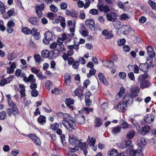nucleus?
Listing matches in <instances>:
<instances>
[{
    "label": "nucleus",
    "mask_w": 156,
    "mask_h": 156,
    "mask_svg": "<svg viewBox=\"0 0 156 156\" xmlns=\"http://www.w3.org/2000/svg\"><path fill=\"white\" fill-rule=\"evenodd\" d=\"M62 124L65 127L67 130L71 132L73 129H76V124L73 116L71 115L67 120H63Z\"/></svg>",
    "instance_id": "nucleus-1"
},
{
    "label": "nucleus",
    "mask_w": 156,
    "mask_h": 156,
    "mask_svg": "<svg viewBox=\"0 0 156 156\" xmlns=\"http://www.w3.org/2000/svg\"><path fill=\"white\" fill-rule=\"evenodd\" d=\"M133 98H123L122 101L120 102L117 105L116 108L119 112H125L127 108V104H132Z\"/></svg>",
    "instance_id": "nucleus-2"
},
{
    "label": "nucleus",
    "mask_w": 156,
    "mask_h": 156,
    "mask_svg": "<svg viewBox=\"0 0 156 156\" xmlns=\"http://www.w3.org/2000/svg\"><path fill=\"white\" fill-rule=\"evenodd\" d=\"M148 73H146L140 75L138 77V80L140 82V86L142 88H147L150 86L151 83L146 79L148 78Z\"/></svg>",
    "instance_id": "nucleus-3"
},
{
    "label": "nucleus",
    "mask_w": 156,
    "mask_h": 156,
    "mask_svg": "<svg viewBox=\"0 0 156 156\" xmlns=\"http://www.w3.org/2000/svg\"><path fill=\"white\" fill-rule=\"evenodd\" d=\"M8 102L9 105L12 108V114L15 115L18 114L19 111L16 105L13 102L12 98H8Z\"/></svg>",
    "instance_id": "nucleus-4"
},
{
    "label": "nucleus",
    "mask_w": 156,
    "mask_h": 156,
    "mask_svg": "<svg viewBox=\"0 0 156 156\" xmlns=\"http://www.w3.org/2000/svg\"><path fill=\"white\" fill-rule=\"evenodd\" d=\"M44 38L43 41L44 43L45 44H48L50 43L49 41L52 40L53 35L52 33L49 31H47L44 34Z\"/></svg>",
    "instance_id": "nucleus-5"
},
{
    "label": "nucleus",
    "mask_w": 156,
    "mask_h": 156,
    "mask_svg": "<svg viewBox=\"0 0 156 156\" xmlns=\"http://www.w3.org/2000/svg\"><path fill=\"white\" fill-rule=\"evenodd\" d=\"M69 143L73 146L78 145L80 143V140L75 135L70 134L69 135Z\"/></svg>",
    "instance_id": "nucleus-6"
},
{
    "label": "nucleus",
    "mask_w": 156,
    "mask_h": 156,
    "mask_svg": "<svg viewBox=\"0 0 156 156\" xmlns=\"http://www.w3.org/2000/svg\"><path fill=\"white\" fill-rule=\"evenodd\" d=\"M85 24L87 27L89 28L91 31L95 30V26L94 20L93 19H87L85 21Z\"/></svg>",
    "instance_id": "nucleus-7"
},
{
    "label": "nucleus",
    "mask_w": 156,
    "mask_h": 156,
    "mask_svg": "<svg viewBox=\"0 0 156 156\" xmlns=\"http://www.w3.org/2000/svg\"><path fill=\"white\" fill-rule=\"evenodd\" d=\"M44 4L42 3L41 5H37L35 7V9L36 13L39 19L41 18L43 16V13L42 11L44 9Z\"/></svg>",
    "instance_id": "nucleus-8"
},
{
    "label": "nucleus",
    "mask_w": 156,
    "mask_h": 156,
    "mask_svg": "<svg viewBox=\"0 0 156 156\" xmlns=\"http://www.w3.org/2000/svg\"><path fill=\"white\" fill-rule=\"evenodd\" d=\"M102 34L105 36L106 39H110L114 36V34L112 30L109 31L107 29H104L102 32Z\"/></svg>",
    "instance_id": "nucleus-9"
},
{
    "label": "nucleus",
    "mask_w": 156,
    "mask_h": 156,
    "mask_svg": "<svg viewBox=\"0 0 156 156\" xmlns=\"http://www.w3.org/2000/svg\"><path fill=\"white\" fill-rule=\"evenodd\" d=\"M74 96H78V98H81L84 96L83 87H79L76 88L74 91Z\"/></svg>",
    "instance_id": "nucleus-10"
},
{
    "label": "nucleus",
    "mask_w": 156,
    "mask_h": 156,
    "mask_svg": "<svg viewBox=\"0 0 156 156\" xmlns=\"http://www.w3.org/2000/svg\"><path fill=\"white\" fill-rule=\"evenodd\" d=\"M27 136L31 138L34 144L37 145H40L41 141L40 139L35 135L32 134L28 135Z\"/></svg>",
    "instance_id": "nucleus-11"
},
{
    "label": "nucleus",
    "mask_w": 156,
    "mask_h": 156,
    "mask_svg": "<svg viewBox=\"0 0 156 156\" xmlns=\"http://www.w3.org/2000/svg\"><path fill=\"white\" fill-rule=\"evenodd\" d=\"M28 21L31 24L35 26L39 25L40 19L35 16L30 17L29 18Z\"/></svg>",
    "instance_id": "nucleus-12"
},
{
    "label": "nucleus",
    "mask_w": 156,
    "mask_h": 156,
    "mask_svg": "<svg viewBox=\"0 0 156 156\" xmlns=\"http://www.w3.org/2000/svg\"><path fill=\"white\" fill-rule=\"evenodd\" d=\"M103 65L109 69H111L114 66V62L112 61L104 59L102 60Z\"/></svg>",
    "instance_id": "nucleus-13"
},
{
    "label": "nucleus",
    "mask_w": 156,
    "mask_h": 156,
    "mask_svg": "<svg viewBox=\"0 0 156 156\" xmlns=\"http://www.w3.org/2000/svg\"><path fill=\"white\" fill-rule=\"evenodd\" d=\"M149 67V63L147 62L145 63H140L139 66V69L141 71L144 72V73H147Z\"/></svg>",
    "instance_id": "nucleus-14"
},
{
    "label": "nucleus",
    "mask_w": 156,
    "mask_h": 156,
    "mask_svg": "<svg viewBox=\"0 0 156 156\" xmlns=\"http://www.w3.org/2000/svg\"><path fill=\"white\" fill-rule=\"evenodd\" d=\"M97 7L98 10L101 12H104L107 13L110 11L109 7L108 5H104L103 4L101 5H97Z\"/></svg>",
    "instance_id": "nucleus-15"
},
{
    "label": "nucleus",
    "mask_w": 156,
    "mask_h": 156,
    "mask_svg": "<svg viewBox=\"0 0 156 156\" xmlns=\"http://www.w3.org/2000/svg\"><path fill=\"white\" fill-rule=\"evenodd\" d=\"M5 8L4 4L1 1H0V11L2 14L3 17L5 19L8 18L5 11Z\"/></svg>",
    "instance_id": "nucleus-16"
},
{
    "label": "nucleus",
    "mask_w": 156,
    "mask_h": 156,
    "mask_svg": "<svg viewBox=\"0 0 156 156\" xmlns=\"http://www.w3.org/2000/svg\"><path fill=\"white\" fill-rule=\"evenodd\" d=\"M147 55L150 57H154L155 55V53L153 47L150 45L148 46L146 48Z\"/></svg>",
    "instance_id": "nucleus-17"
},
{
    "label": "nucleus",
    "mask_w": 156,
    "mask_h": 156,
    "mask_svg": "<svg viewBox=\"0 0 156 156\" xmlns=\"http://www.w3.org/2000/svg\"><path fill=\"white\" fill-rule=\"evenodd\" d=\"M98 77L99 80L102 83L106 86H107L108 85V82L105 78L104 74L103 73H99L98 74Z\"/></svg>",
    "instance_id": "nucleus-18"
},
{
    "label": "nucleus",
    "mask_w": 156,
    "mask_h": 156,
    "mask_svg": "<svg viewBox=\"0 0 156 156\" xmlns=\"http://www.w3.org/2000/svg\"><path fill=\"white\" fill-rule=\"evenodd\" d=\"M154 119V116L152 115L149 114L145 116L144 120L146 122L150 123L153 121Z\"/></svg>",
    "instance_id": "nucleus-19"
},
{
    "label": "nucleus",
    "mask_w": 156,
    "mask_h": 156,
    "mask_svg": "<svg viewBox=\"0 0 156 156\" xmlns=\"http://www.w3.org/2000/svg\"><path fill=\"white\" fill-rule=\"evenodd\" d=\"M65 83L68 86L70 85L71 82V76L68 73H66L64 76Z\"/></svg>",
    "instance_id": "nucleus-20"
},
{
    "label": "nucleus",
    "mask_w": 156,
    "mask_h": 156,
    "mask_svg": "<svg viewBox=\"0 0 156 156\" xmlns=\"http://www.w3.org/2000/svg\"><path fill=\"white\" fill-rule=\"evenodd\" d=\"M37 121L38 123L41 125H43L46 122V118L45 116L41 115L38 118Z\"/></svg>",
    "instance_id": "nucleus-21"
},
{
    "label": "nucleus",
    "mask_w": 156,
    "mask_h": 156,
    "mask_svg": "<svg viewBox=\"0 0 156 156\" xmlns=\"http://www.w3.org/2000/svg\"><path fill=\"white\" fill-rule=\"evenodd\" d=\"M50 53H51V59L55 58L58 56L60 53V51L57 49H55L53 51H50Z\"/></svg>",
    "instance_id": "nucleus-22"
},
{
    "label": "nucleus",
    "mask_w": 156,
    "mask_h": 156,
    "mask_svg": "<svg viewBox=\"0 0 156 156\" xmlns=\"http://www.w3.org/2000/svg\"><path fill=\"white\" fill-rule=\"evenodd\" d=\"M74 102V100L73 99H71V98H68L66 99L65 101V103L67 106L72 110L73 109V106L70 105L73 104Z\"/></svg>",
    "instance_id": "nucleus-23"
},
{
    "label": "nucleus",
    "mask_w": 156,
    "mask_h": 156,
    "mask_svg": "<svg viewBox=\"0 0 156 156\" xmlns=\"http://www.w3.org/2000/svg\"><path fill=\"white\" fill-rule=\"evenodd\" d=\"M50 52V51H49L47 50H44L42 51L41 55L44 58H51V53Z\"/></svg>",
    "instance_id": "nucleus-24"
},
{
    "label": "nucleus",
    "mask_w": 156,
    "mask_h": 156,
    "mask_svg": "<svg viewBox=\"0 0 156 156\" xmlns=\"http://www.w3.org/2000/svg\"><path fill=\"white\" fill-rule=\"evenodd\" d=\"M85 121V118L83 115H78L76 119V122L80 124H83Z\"/></svg>",
    "instance_id": "nucleus-25"
},
{
    "label": "nucleus",
    "mask_w": 156,
    "mask_h": 156,
    "mask_svg": "<svg viewBox=\"0 0 156 156\" xmlns=\"http://www.w3.org/2000/svg\"><path fill=\"white\" fill-rule=\"evenodd\" d=\"M121 131V127L117 126L112 128V133L114 135H116Z\"/></svg>",
    "instance_id": "nucleus-26"
},
{
    "label": "nucleus",
    "mask_w": 156,
    "mask_h": 156,
    "mask_svg": "<svg viewBox=\"0 0 156 156\" xmlns=\"http://www.w3.org/2000/svg\"><path fill=\"white\" fill-rule=\"evenodd\" d=\"M139 89L137 87H134L131 90V94L132 98H135L137 95V94L139 91Z\"/></svg>",
    "instance_id": "nucleus-27"
},
{
    "label": "nucleus",
    "mask_w": 156,
    "mask_h": 156,
    "mask_svg": "<svg viewBox=\"0 0 156 156\" xmlns=\"http://www.w3.org/2000/svg\"><path fill=\"white\" fill-rule=\"evenodd\" d=\"M58 18L60 20L61 26L63 28H64L66 26L65 18L61 16H58Z\"/></svg>",
    "instance_id": "nucleus-28"
},
{
    "label": "nucleus",
    "mask_w": 156,
    "mask_h": 156,
    "mask_svg": "<svg viewBox=\"0 0 156 156\" xmlns=\"http://www.w3.org/2000/svg\"><path fill=\"white\" fill-rule=\"evenodd\" d=\"M154 57H150V56H149L146 58V59L147 62V63H148L147 62L149 63V65L150 67H153L154 66V65L153 64L152 62L153 58Z\"/></svg>",
    "instance_id": "nucleus-29"
},
{
    "label": "nucleus",
    "mask_w": 156,
    "mask_h": 156,
    "mask_svg": "<svg viewBox=\"0 0 156 156\" xmlns=\"http://www.w3.org/2000/svg\"><path fill=\"white\" fill-rule=\"evenodd\" d=\"M102 124V120L100 118L98 117L95 120V126L96 127L101 126Z\"/></svg>",
    "instance_id": "nucleus-30"
},
{
    "label": "nucleus",
    "mask_w": 156,
    "mask_h": 156,
    "mask_svg": "<svg viewBox=\"0 0 156 156\" xmlns=\"http://www.w3.org/2000/svg\"><path fill=\"white\" fill-rule=\"evenodd\" d=\"M121 30L122 34L124 35H126L129 33V28L126 25H123L121 28Z\"/></svg>",
    "instance_id": "nucleus-31"
},
{
    "label": "nucleus",
    "mask_w": 156,
    "mask_h": 156,
    "mask_svg": "<svg viewBox=\"0 0 156 156\" xmlns=\"http://www.w3.org/2000/svg\"><path fill=\"white\" fill-rule=\"evenodd\" d=\"M150 127L146 125L144 126L141 130V133L142 134H145L147 133L150 130Z\"/></svg>",
    "instance_id": "nucleus-32"
},
{
    "label": "nucleus",
    "mask_w": 156,
    "mask_h": 156,
    "mask_svg": "<svg viewBox=\"0 0 156 156\" xmlns=\"http://www.w3.org/2000/svg\"><path fill=\"white\" fill-rule=\"evenodd\" d=\"M52 83L49 80H47L45 83V87L48 90L51 89V87H52Z\"/></svg>",
    "instance_id": "nucleus-33"
},
{
    "label": "nucleus",
    "mask_w": 156,
    "mask_h": 156,
    "mask_svg": "<svg viewBox=\"0 0 156 156\" xmlns=\"http://www.w3.org/2000/svg\"><path fill=\"white\" fill-rule=\"evenodd\" d=\"M135 132L133 130H131L126 135V137L128 139H131L133 138L135 135Z\"/></svg>",
    "instance_id": "nucleus-34"
},
{
    "label": "nucleus",
    "mask_w": 156,
    "mask_h": 156,
    "mask_svg": "<svg viewBox=\"0 0 156 156\" xmlns=\"http://www.w3.org/2000/svg\"><path fill=\"white\" fill-rule=\"evenodd\" d=\"M148 3L153 9L156 10V3L155 2L151 0H149L148 1Z\"/></svg>",
    "instance_id": "nucleus-35"
},
{
    "label": "nucleus",
    "mask_w": 156,
    "mask_h": 156,
    "mask_svg": "<svg viewBox=\"0 0 156 156\" xmlns=\"http://www.w3.org/2000/svg\"><path fill=\"white\" fill-rule=\"evenodd\" d=\"M62 92V90L60 89L57 88H55L54 89H52L51 90V93L54 94H55V95H58L61 94Z\"/></svg>",
    "instance_id": "nucleus-36"
},
{
    "label": "nucleus",
    "mask_w": 156,
    "mask_h": 156,
    "mask_svg": "<svg viewBox=\"0 0 156 156\" xmlns=\"http://www.w3.org/2000/svg\"><path fill=\"white\" fill-rule=\"evenodd\" d=\"M126 91V90L124 87H121L118 93V95L121 97L124 94Z\"/></svg>",
    "instance_id": "nucleus-37"
},
{
    "label": "nucleus",
    "mask_w": 156,
    "mask_h": 156,
    "mask_svg": "<svg viewBox=\"0 0 156 156\" xmlns=\"http://www.w3.org/2000/svg\"><path fill=\"white\" fill-rule=\"evenodd\" d=\"M30 30L27 27H23L21 29L22 32L26 35L30 34Z\"/></svg>",
    "instance_id": "nucleus-38"
},
{
    "label": "nucleus",
    "mask_w": 156,
    "mask_h": 156,
    "mask_svg": "<svg viewBox=\"0 0 156 156\" xmlns=\"http://www.w3.org/2000/svg\"><path fill=\"white\" fill-rule=\"evenodd\" d=\"M118 76L119 78L125 80L126 78V73L124 72H120L119 73Z\"/></svg>",
    "instance_id": "nucleus-39"
},
{
    "label": "nucleus",
    "mask_w": 156,
    "mask_h": 156,
    "mask_svg": "<svg viewBox=\"0 0 156 156\" xmlns=\"http://www.w3.org/2000/svg\"><path fill=\"white\" fill-rule=\"evenodd\" d=\"M110 156H118V153L117 151L115 149L112 150L110 152Z\"/></svg>",
    "instance_id": "nucleus-40"
},
{
    "label": "nucleus",
    "mask_w": 156,
    "mask_h": 156,
    "mask_svg": "<svg viewBox=\"0 0 156 156\" xmlns=\"http://www.w3.org/2000/svg\"><path fill=\"white\" fill-rule=\"evenodd\" d=\"M29 82L31 83H35L36 80L34 78V76L33 74H31L28 77Z\"/></svg>",
    "instance_id": "nucleus-41"
},
{
    "label": "nucleus",
    "mask_w": 156,
    "mask_h": 156,
    "mask_svg": "<svg viewBox=\"0 0 156 156\" xmlns=\"http://www.w3.org/2000/svg\"><path fill=\"white\" fill-rule=\"evenodd\" d=\"M78 12L76 11L73 9L71 10V14L70 16L72 17L77 18L78 16Z\"/></svg>",
    "instance_id": "nucleus-42"
},
{
    "label": "nucleus",
    "mask_w": 156,
    "mask_h": 156,
    "mask_svg": "<svg viewBox=\"0 0 156 156\" xmlns=\"http://www.w3.org/2000/svg\"><path fill=\"white\" fill-rule=\"evenodd\" d=\"M89 13L92 15H96L98 14L99 11L96 9H92L90 10Z\"/></svg>",
    "instance_id": "nucleus-43"
},
{
    "label": "nucleus",
    "mask_w": 156,
    "mask_h": 156,
    "mask_svg": "<svg viewBox=\"0 0 156 156\" xmlns=\"http://www.w3.org/2000/svg\"><path fill=\"white\" fill-rule=\"evenodd\" d=\"M16 57V55L14 53H12L9 55L8 59L10 61H12L15 59Z\"/></svg>",
    "instance_id": "nucleus-44"
},
{
    "label": "nucleus",
    "mask_w": 156,
    "mask_h": 156,
    "mask_svg": "<svg viewBox=\"0 0 156 156\" xmlns=\"http://www.w3.org/2000/svg\"><path fill=\"white\" fill-rule=\"evenodd\" d=\"M128 76L130 79L132 81H135L134 73L133 72H130L128 74Z\"/></svg>",
    "instance_id": "nucleus-45"
},
{
    "label": "nucleus",
    "mask_w": 156,
    "mask_h": 156,
    "mask_svg": "<svg viewBox=\"0 0 156 156\" xmlns=\"http://www.w3.org/2000/svg\"><path fill=\"white\" fill-rule=\"evenodd\" d=\"M34 58L37 62H39L41 59L40 55L38 54H35L34 55Z\"/></svg>",
    "instance_id": "nucleus-46"
},
{
    "label": "nucleus",
    "mask_w": 156,
    "mask_h": 156,
    "mask_svg": "<svg viewBox=\"0 0 156 156\" xmlns=\"http://www.w3.org/2000/svg\"><path fill=\"white\" fill-rule=\"evenodd\" d=\"M6 117V113L5 111H2L0 113V120L5 119Z\"/></svg>",
    "instance_id": "nucleus-47"
},
{
    "label": "nucleus",
    "mask_w": 156,
    "mask_h": 156,
    "mask_svg": "<svg viewBox=\"0 0 156 156\" xmlns=\"http://www.w3.org/2000/svg\"><path fill=\"white\" fill-rule=\"evenodd\" d=\"M117 145L119 148L124 149L126 147V144L123 142L118 143L117 144Z\"/></svg>",
    "instance_id": "nucleus-48"
},
{
    "label": "nucleus",
    "mask_w": 156,
    "mask_h": 156,
    "mask_svg": "<svg viewBox=\"0 0 156 156\" xmlns=\"http://www.w3.org/2000/svg\"><path fill=\"white\" fill-rule=\"evenodd\" d=\"M50 10L54 12H56L58 10V8L56 7L54 5L52 4L50 6Z\"/></svg>",
    "instance_id": "nucleus-49"
},
{
    "label": "nucleus",
    "mask_w": 156,
    "mask_h": 156,
    "mask_svg": "<svg viewBox=\"0 0 156 156\" xmlns=\"http://www.w3.org/2000/svg\"><path fill=\"white\" fill-rule=\"evenodd\" d=\"M82 110L85 111L86 114H88L90 112H92L93 109L92 108H90L89 107H85L83 108Z\"/></svg>",
    "instance_id": "nucleus-50"
},
{
    "label": "nucleus",
    "mask_w": 156,
    "mask_h": 156,
    "mask_svg": "<svg viewBox=\"0 0 156 156\" xmlns=\"http://www.w3.org/2000/svg\"><path fill=\"white\" fill-rule=\"evenodd\" d=\"M79 66V63L77 61H74L72 64L73 67L75 69H78Z\"/></svg>",
    "instance_id": "nucleus-51"
},
{
    "label": "nucleus",
    "mask_w": 156,
    "mask_h": 156,
    "mask_svg": "<svg viewBox=\"0 0 156 156\" xmlns=\"http://www.w3.org/2000/svg\"><path fill=\"white\" fill-rule=\"evenodd\" d=\"M126 42V40L124 39H120L119 41H118V44L119 46H121L124 45Z\"/></svg>",
    "instance_id": "nucleus-52"
},
{
    "label": "nucleus",
    "mask_w": 156,
    "mask_h": 156,
    "mask_svg": "<svg viewBox=\"0 0 156 156\" xmlns=\"http://www.w3.org/2000/svg\"><path fill=\"white\" fill-rule=\"evenodd\" d=\"M79 145H80L79 147L81 150L87 149L86 144L85 143H81L80 140V143Z\"/></svg>",
    "instance_id": "nucleus-53"
},
{
    "label": "nucleus",
    "mask_w": 156,
    "mask_h": 156,
    "mask_svg": "<svg viewBox=\"0 0 156 156\" xmlns=\"http://www.w3.org/2000/svg\"><path fill=\"white\" fill-rule=\"evenodd\" d=\"M85 103L87 106H90L92 104V101L89 98H86Z\"/></svg>",
    "instance_id": "nucleus-54"
},
{
    "label": "nucleus",
    "mask_w": 156,
    "mask_h": 156,
    "mask_svg": "<svg viewBox=\"0 0 156 156\" xmlns=\"http://www.w3.org/2000/svg\"><path fill=\"white\" fill-rule=\"evenodd\" d=\"M147 20L146 18L144 16H142L139 19V22L141 23H145Z\"/></svg>",
    "instance_id": "nucleus-55"
},
{
    "label": "nucleus",
    "mask_w": 156,
    "mask_h": 156,
    "mask_svg": "<svg viewBox=\"0 0 156 156\" xmlns=\"http://www.w3.org/2000/svg\"><path fill=\"white\" fill-rule=\"evenodd\" d=\"M71 115L69 114L63 113L62 118L64 120H67Z\"/></svg>",
    "instance_id": "nucleus-56"
},
{
    "label": "nucleus",
    "mask_w": 156,
    "mask_h": 156,
    "mask_svg": "<svg viewBox=\"0 0 156 156\" xmlns=\"http://www.w3.org/2000/svg\"><path fill=\"white\" fill-rule=\"evenodd\" d=\"M37 32V29L36 28H33L32 30H30V34L33 35L36 34Z\"/></svg>",
    "instance_id": "nucleus-57"
},
{
    "label": "nucleus",
    "mask_w": 156,
    "mask_h": 156,
    "mask_svg": "<svg viewBox=\"0 0 156 156\" xmlns=\"http://www.w3.org/2000/svg\"><path fill=\"white\" fill-rule=\"evenodd\" d=\"M67 7V4L64 2H62L61 3L60 5V8L61 9L65 10L66 9Z\"/></svg>",
    "instance_id": "nucleus-58"
},
{
    "label": "nucleus",
    "mask_w": 156,
    "mask_h": 156,
    "mask_svg": "<svg viewBox=\"0 0 156 156\" xmlns=\"http://www.w3.org/2000/svg\"><path fill=\"white\" fill-rule=\"evenodd\" d=\"M74 147H69V151H71L75 152L77 151L79 149V147L77 146L76 145H75Z\"/></svg>",
    "instance_id": "nucleus-59"
},
{
    "label": "nucleus",
    "mask_w": 156,
    "mask_h": 156,
    "mask_svg": "<svg viewBox=\"0 0 156 156\" xmlns=\"http://www.w3.org/2000/svg\"><path fill=\"white\" fill-rule=\"evenodd\" d=\"M31 95L34 97H36L38 94V92L36 90H32L31 92Z\"/></svg>",
    "instance_id": "nucleus-60"
},
{
    "label": "nucleus",
    "mask_w": 156,
    "mask_h": 156,
    "mask_svg": "<svg viewBox=\"0 0 156 156\" xmlns=\"http://www.w3.org/2000/svg\"><path fill=\"white\" fill-rule=\"evenodd\" d=\"M120 18L121 20H126L129 19V17L126 14L124 13L121 15Z\"/></svg>",
    "instance_id": "nucleus-61"
},
{
    "label": "nucleus",
    "mask_w": 156,
    "mask_h": 156,
    "mask_svg": "<svg viewBox=\"0 0 156 156\" xmlns=\"http://www.w3.org/2000/svg\"><path fill=\"white\" fill-rule=\"evenodd\" d=\"M129 126L128 123L125 121H123L122 124L121 125V128L123 129H126Z\"/></svg>",
    "instance_id": "nucleus-62"
},
{
    "label": "nucleus",
    "mask_w": 156,
    "mask_h": 156,
    "mask_svg": "<svg viewBox=\"0 0 156 156\" xmlns=\"http://www.w3.org/2000/svg\"><path fill=\"white\" fill-rule=\"evenodd\" d=\"M130 48L128 45H125L123 47V50L125 52H128L129 51Z\"/></svg>",
    "instance_id": "nucleus-63"
},
{
    "label": "nucleus",
    "mask_w": 156,
    "mask_h": 156,
    "mask_svg": "<svg viewBox=\"0 0 156 156\" xmlns=\"http://www.w3.org/2000/svg\"><path fill=\"white\" fill-rule=\"evenodd\" d=\"M137 152V150H132L129 152V154L130 156H135L136 155Z\"/></svg>",
    "instance_id": "nucleus-64"
}]
</instances>
